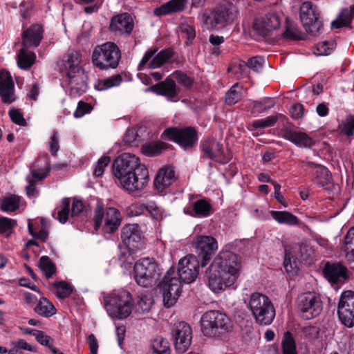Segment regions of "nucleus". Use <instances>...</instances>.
<instances>
[{"instance_id": "obj_62", "label": "nucleus", "mask_w": 354, "mask_h": 354, "mask_svg": "<svg viewBox=\"0 0 354 354\" xmlns=\"http://www.w3.org/2000/svg\"><path fill=\"white\" fill-rule=\"evenodd\" d=\"M92 109V106L83 101L79 102L77 107L74 112V116L77 118L82 117L84 114L89 113Z\"/></svg>"}, {"instance_id": "obj_61", "label": "nucleus", "mask_w": 354, "mask_h": 354, "mask_svg": "<svg viewBox=\"0 0 354 354\" xmlns=\"http://www.w3.org/2000/svg\"><path fill=\"white\" fill-rule=\"evenodd\" d=\"M9 116L14 123L20 126L26 125V121L24 119L23 114L18 109H10L9 111Z\"/></svg>"}, {"instance_id": "obj_46", "label": "nucleus", "mask_w": 354, "mask_h": 354, "mask_svg": "<svg viewBox=\"0 0 354 354\" xmlns=\"http://www.w3.org/2000/svg\"><path fill=\"white\" fill-rule=\"evenodd\" d=\"M39 268L47 278L51 277L56 272L55 264L48 256H42L40 258Z\"/></svg>"}, {"instance_id": "obj_7", "label": "nucleus", "mask_w": 354, "mask_h": 354, "mask_svg": "<svg viewBox=\"0 0 354 354\" xmlns=\"http://www.w3.org/2000/svg\"><path fill=\"white\" fill-rule=\"evenodd\" d=\"M131 295L128 291H115L105 299V306L111 317L122 319L131 313Z\"/></svg>"}, {"instance_id": "obj_23", "label": "nucleus", "mask_w": 354, "mask_h": 354, "mask_svg": "<svg viewBox=\"0 0 354 354\" xmlns=\"http://www.w3.org/2000/svg\"><path fill=\"white\" fill-rule=\"evenodd\" d=\"M283 138L300 147H311L315 141L306 133L296 131L290 127H284L281 129Z\"/></svg>"}, {"instance_id": "obj_33", "label": "nucleus", "mask_w": 354, "mask_h": 354, "mask_svg": "<svg viewBox=\"0 0 354 354\" xmlns=\"http://www.w3.org/2000/svg\"><path fill=\"white\" fill-rule=\"evenodd\" d=\"M171 145L161 140L146 143L142 147V152L147 156L160 155L163 151L169 149Z\"/></svg>"}, {"instance_id": "obj_29", "label": "nucleus", "mask_w": 354, "mask_h": 354, "mask_svg": "<svg viewBox=\"0 0 354 354\" xmlns=\"http://www.w3.org/2000/svg\"><path fill=\"white\" fill-rule=\"evenodd\" d=\"M150 88L156 94L165 96L169 100L176 97L179 93L175 81L169 77H167L164 81L151 86Z\"/></svg>"}, {"instance_id": "obj_49", "label": "nucleus", "mask_w": 354, "mask_h": 354, "mask_svg": "<svg viewBox=\"0 0 354 354\" xmlns=\"http://www.w3.org/2000/svg\"><path fill=\"white\" fill-rule=\"evenodd\" d=\"M54 287L57 290L56 295L59 299L68 297L73 292L72 286L65 281L55 282Z\"/></svg>"}, {"instance_id": "obj_60", "label": "nucleus", "mask_w": 354, "mask_h": 354, "mask_svg": "<svg viewBox=\"0 0 354 354\" xmlns=\"http://www.w3.org/2000/svg\"><path fill=\"white\" fill-rule=\"evenodd\" d=\"M180 32L187 37V45L191 44L196 37L195 28L189 24H183L180 26Z\"/></svg>"}, {"instance_id": "obj_19", "label": "nucleus", "mask_w": 354, "mask_h": 354, "mask_svg": "<svg viewBox=\"0 0 354 354\" xmlns=\"http://www.w3.org/2000/svg\"><path fill=\"white\" fill-rule=\"evenodd\" d=\"M134 28V21L131 15L127 12L113 16L110 21V31L115 34L129 36Z\"/></svg>"}, {"instance_id": "obj_63", "label": "nucleus", "mask_w": 354, "mask_h": 354, "mask_svg": "<svg viewBox=\"0 0 354 354\" xmlns=\"http://www.w3.org/2000/svg\"><path fill=\"white\" fill-rule=\"evenodd\" d=\"M85 209V206L82 201L73 198L71 207V216L75 217L79 216Z\"/></svg>"}, {"instance_id": "obj_9", "label": "nucleus", "mask_w": 354, "mask_h": 354, "mask_svg": "<svg viewBox=\"0 0 354 354\" xmlns=\"http://www.w3.org/2000/svg\"><path fill=\"white\" fill-rule=\"evenodd\" d=\"M241 268V261L238 256L232 252L221 251L214 258L210 265V270L219 271L225 277H234L236 281Z\"/></svg>"}, {"instance_id": "obj_51", "label": "nucleus", "mask_w": 354, "mask_h": 354, "mask_svg": "<svg viewBox=\"0 0 354 354\" xmlns=\"http://www.w3.org/2000/svg\"><path fill=\"white\" fill-rule=\"evenodd\" d=\"M80 61V55L78 52L75 51L69 53L66 64V67L68 68V71H75V70L77 69H83L79 66Z\"/></svg>"}, {"instance_id": "obj_45", "label": "nucleus", "mask_w": 354, "mask_h": 354, "mask_svg": "<svg viewBox=\"0 0 354 354\" xmlns=\"http://www.w3.org/2000/svg\"><path fill=\"white\" fill-rule=\"evenodd\" d=\"M283 354H297L295 339L290 331L284 333L282 341Z\"/></svg>"}, {"instance_id": "obj_54", "label": "nucleus", "mask_w": 354, "mask_h": 354, "mask_svg": "<svg viewBox=\"0 0 354 354\" xmlns=\"http://www.w3.org/2000/svg\"><path fill=\"white\" fill-rule=\"evenodd\" d=\"M174 77L178 84L186 88H191L193 84V79L180 71H176L173 73Z\"/></svg>"}, {"instance_id": "obj_55", "label": "nucleus", "mask_w": 354, "mask_h": 354, "mask_svg": "<svg viewBox=\"0 0 354 354\" xmlns=\"http://www.w3.org/2000/svg\"><path fill=\"white\" fill-rule=\"evenodd\" d=\"M344 250L354 256V227L351 228L344 236Z\"/></svg>"}, {"instance_id": "obj_14", "label": "nucleus", "mask_w": 354, "mask_h": 354, "mask_svg": "<svg viewBox=\"0 0 354 354\" xmlns=\"http://www.w3.org/2000/svg\"><path fill=\"white\" fill-rule=\"evenodd\" d=\"M121 239L128 249V257L125 258L126 252H123L120 257V261L124 262L130 257V252L141 249L143 245L142 236L138 225H126L122 229Z\"/></svg>"}, {"instance_id": "obj_13", "label": "nucleus", "mask_w": 354, "mask_h": 354, "mask_svg": "<svg viewBox=\"0 0 354 354\" xmlns=\"http://www.w3.org/2000/svg\"><path fill=\"white\" fill-rule=\"evenodd\" d=\"M300 19L302 24L308 33L315 35L322 27V21L319 19V13L316 7H313L310 1L304 2L299 9Z\"/></svg>"}, {"instance_id": "obj_6", "label": "nucleus", "mask_w": 354, "mask_h": 354, "mask_svg": "<svg viewBox=\"0 0 354 354\" xmlns=\"http://www.w3.org/2000/svg\"><path fill=\"white\" fill-rule=\"evenodd\" d=\"M249 307L256 322L260 324L269 325L275 317V309L268 297L254 292L250 295Z\"/></svg>"}, {"instance_id": "obj_10", "label": "nucleus", "mask_w": 354, "mask_h": 354, "mask_svg": "<svg viewBox=\"0 0 354 354\" xmlns=\"http://www.w3.org/2000/svg\"><path fill=\"white\" fill-rule=\"evenodd\" d=\"M158 264L149 258L138 261L133 267L136 282L140 286L147 288L152 285L153 279L158 274Z\"/></svg>"}, {"instance_id": "obj_15", "label": "nucleus", "mask_w": 354, "mask_h": 354, "mask_svg": "<svg viewBox=\"0 0 354 354\" xmlns=\"http://www.w3.org/2000/svg\"><path fill=\"white\" fill-rule=\"evenodd\" d=\"M197 259L201 267L207 266L218 249V243L212 236H197L194 241Z\"/></svg>"}, {"instance_id": "obj_21", "label": "nucleus", "mask_w": 354, "mask_h": 354, "mask_svg": "<svg viewBox=\"0 0 354 354\" xmlns=\"http://www.w3.org/2000/svg\"><path fill=\"white\" fill-rule=\"evenodd\" d=\"M281 17L276 12H269L261 21H255L254 29L262 37H266L272 30L280 27Z\"/></svg>"}, {"instance_id": "obj_2", "label": "nucleus", "mask_w": 354, "mask_h": 354, "mask_svg": "<svg viewBox=\"0 0 354 354\" xmlns=\"http://www.w3.org/2000/svg\"><path fill=\"white\" fill-rule=\"evenodd\" d=\"M114 176L122 187L129 192L143 189L149 183V171L140 162L134 154L124 153L117 157L113 163Z\"/></svg>"}, {"instance_id": "obj_30", "label": "nucleus", "mask_w": 354, "mask_h": 354, "mask_svg": "<svg viewBox=\"0 0 354 354\" xmlns=\"http://www.w3.org/2000/svg\"><path fill=\"white\" fill-rule=\"evenodd\" d=\"M187 0H170L154 9L156 16L168 15L172 13L182 12L186 6Z\"/></svg>"}, {"instance_id": "obj_37", "label": "nucleus", "mask_w": 354, "mask_h": 354, "mask_svg": "<svg viewBox=\"0 0 354 354\" xmlns=\"http://www.w3.org/2000/svg\"><path fill=\"white\" fill-rule=\"evenodd\" d=\"M174 55V51L170 48H165L157 53L149 62V68H157L162 66Z\"/></svg>"}, {"instance_id": "obj_58", "label": "nucleus", "mask_w": 354, "mask_h": 354, "mask_svg": "<svg viewBox=\"0 0 354 354\" xmlns=\"http://www.w3.org/2000/svg\"><path fill=\"white\" fill-rule=\"evenodd\" d=\"M342 132L347 136H351L354 134V115H348L342 124Z\"/></svg>"}, {"instance_id": "obj_17", "label": "nucleus", "mask_w": 354, "mask_h": 354, "mask_svg": "<svg viewBox=\"0 0 354 354\" xmlns=\"http://www.w3.org/2000/svg\"><path fill=\"white\" fill-rule=\"evenodd\" d=\"M192 328L186 322H179L174 325L171 335L178 352L184 353L188 349L192 342Z\"/></svg>"}, {"instance_id": "obj_12", "label": "nucleus", "mask_w": 354, "mask_h": 354, "mask_svg": "<svg viewBox=\"0 0 354 354\" xmlns=\"http://www.w3.org/2000/svg\"><path fill=\"white\" fill-rule=\"evenodd\" d=\"M200 149L203 159H209L220 164L230 161V158L225 153L223 144L213 137H207L201 140Z\"/></svg>"}, {"instance_id": "obj_47", "label": "nucleus", "mask_w": 354, "mask_h": 354, "mask_svg": "<svg viewBox=\"0 0 354 354\" xmlns=\"http://www.w3.org/2000/svg\"><path fill=\"white\" fill-rule=\"evenodd\" d=\"M107 207L98 204L95 209L94 224L95 230H97L103 224L106 222Z\"/></svg>"}, {"instance_id": "obj_42", "label": "nucleus", "mask_w": 354, "mask_h": 354, "mask_svg": "<svg viewBox=\"0 0 354 354\" xmlns=\"http://www.w3.org/2000/svg\"><path fill=\"white\" fill-rule=\"evenodd\" d=\"M152 304L153 300L151 297L142 295L137 298L133 309L137 313L144 314L150 310Z\"/></svg>"}, {"instance_id": "obj_11", "label": "nucleus", "mask_w": 354, "mask_h": 354, "mask_svg": "<svg viewBox=\"0 0 354 354\" xmlns=\"http://www.w3.org/2000/svg\"><path fill=\"white\" fill-rule=\"evenodd\" d=\"M297 308L304 319L318 316L322 310V302L315 292H308L297 298Z\"/></svg>"}, {"instance_id": "obj_8", "label": "nucleus", "mask_w": 354, "mask_h": 354, "mask_svg": "<svg viewBox=\"0 0 354 354\" xmlns=\"http://www.w3.org/2000/svg\"><path fill=\"white\" fill-rule=\"evenodd\" d=\"M162 139H168L180 145L185 150H192L196 146L198 135L194 127L167 128L161 134Z\"/></svg>"}, {"instance_id": "obj_32", "label": "nucleus", "mask_w": 354, "mask_h": 354, "mask_svg": "<svg viewBox=\"0 0 354 354\" xmlns=\"http://www.w3.org/2000/svg\"><path fill=\"white\" fill-rule=\"evenodd\" d=\"M27 48L23 46L19 51L17 59L18 66L24 70L30 69L36 60L35 53L28 50Z\"/></svg>"}, {"instance_id": "obj_50", "label": "nucleus", "mask_w": 354, "mask_h": 354, "mask_svg": "<svg viewBox=\"0 0 354 354\" xmlns=\"http://www.w3.org/2000/svg\"><path fill=\"white\" fill-rule=\"evenodd\" d=\"M16 224L17 222L14 219L0 217V234H5L6 237H8L12 234Z\"/></svg>"}, {"instance_id": "obj_24", "label": "nucleus", "mask_w": 354, "mask_h": 354, "mask_svg": "<svg viewBox=\"0 0 354 354\" xmlns=\"http://www.w3.org/2000/svg\"><path fill=\"white\" fill-rule=\"evenodd\" d=\"M183 212L192 217L206 218L214 212V207L210 199L203 198L194 201L192 209L184 208Z\"/></svg>"}, {"instance_id": "obj_44", "label": "nucleus", "mask_w": 354, "mask_h": 354, "mask_svg": "<svg viewBox=\"0 0 354 354\" xmlns=\"http://www.w3.org/2000/svg\"><path fill=\"white\" fill-rule=\"evenodd\" d=\"M275 103L270 97H264L252 102V110L254 113H261L272 108Z\"/></svg>"}, {"instance_id": "obj_59", "label": "nucleus", "mask_w": 354, "mask_h": 354, "mask_svg": "<svg viewBox=\"0 0 354 354\" xmlns=\"http://www.w3.org/2000/svg\"><path fill=\"white\" fill-rule=\"evenodd\" d=\"M302 332L306 338L314 340L319 337L320 329L315 326H308L302 328Z\"/></svg>"}, {"instance_id": "obj_31", "label": "nucleus", "mask_w": 354, "mask_h": 354, "mask_svg": "<svg viewBox=\"0 0 354 354\" xmlns=\"http://www.w3.org/2000/svg\"><path fill=\"white\" fill-rule=\"evenodd\" d=\"M120 224V213L115 207H107L106 222L101 227L105 233L115 232Z\"/></svg>"}, {"instance_id": "obj_52", "label": "nucleus", "mask_w": 354, "mask_h": 354, "mask_svg": "<svg viewBox=\"0 0 354 354\" xmlns=\"http://www.w3.org/2000/svg\"><path fill=\"white\" fill-rule=\"evenodd\" d=\"M294 249L298 256L303 260H307L313 254L312 248L306 243H299L295 245Z\"/></svg>"}, {"instance_id": "obj_35", "label": "nucleus", "mask_w": 354, "mask_h": 354, "mask_svg": "<svg viewBox=\"0 0 354 354\" xmlns=\"http://www.w3.org/2000/svg\"><path fill=\"white\" fill-rule=\"evenodd\" d=\"M35 312L40 316L49 317L56 313L53 304L45 297H41L34 308Z\"/></svg>"}, {"instance_id": "obj_28", "label": "nucleus", "mask_w": 354, "mask_h": 354, "mask_svg": "<svg viewBox=\"0 0 354 354\" xmlns=\"http://www.w3.org/2000/svg\"><path fill=\"white\" fill-rule=\"evenodd\" d=\"M44 30L40 25L35 24L22 34V45L24 48L37 47L43 38Z\"/></svg>"}, {"instance_id": "obj_43", "label": "nucleus", "mask_w": 354, "mask_h": 354, "mask_svg": "<svg viewBox=\"0 0 354 354\" xmlns=\"http://www.w3.org/2000/svg\"><path fill=\"white\" fill-rule=\"evenodd\" d=\"M151 348L154 354H171V348L168 340L158 337L151 343Z\"/></svg>"}, {"instance_id": "obj_64", "label": "nucleus", "mask_w": 354, "mask_h": 354, "mask_svg": "<svg viewBox=\"0 0 354 354\" xmlns=\"http://www.w3.org/2000/svg\"><path fill=\"white\" fill-rule=\"evenodd\" d=\"M334 43L333 41H324L317 44V54L320 55H329L333 48Z\"/></svg>"}, {"instance_id": "obj_53", "label": "nucleus", "mask_w": 354, "mask_h": 354, "mask_svg": "<svg viewBox=\"0 0 354 354\" xmlns=\"http://www.w3.org/2000/svg\"><path fill=\"white\" fill-rule=\"evenodd\" d=\"M283 36L290 39H300V32L294 24L286 19V30L283 32Z\"/></svg>"}, {"instance_id": "obj_27", "label": "nucleus", "mask_w": 354, "mask_h": 354, "mask_svg": "<svg viewBox=\"0 0 354 354\" xmlns=\"http://www.w3.org/2000/svg\"><path fill=\"white\" fill-rule=\"evenodd\" d=\"M176 180L175 171L169 167L161 168L157 173L153 185L158 192H163Z\"/></svg>"}, {"instance_id": "obj_22", "label": "nucleus", "mask_w": 354, "mask_h": 354, "mask_svg": "<svg viewBox=\"0 0 354 354\" xmlns=\"http://www.w3.org/2000/svg\"><path fill=\"white\" fill-rule=\"evenodd\" d=\"M208 278V285L209 288L215 292H218L224 290L226 288L232 286L234 283V277H225L219 271H212L210 266L206 272Z\"/></svg>"}, {"instance_id": "obj_48", "label": "nucleus", "mask_w": 354, "mask_h": 354, "mask_svg": "<svg viewBox=\"0 0 354 354\" xmlns=\"http://www.w3.org/2000/svg\"><path fill=\"white\" fill-rule=\"evenodd\" d=\"M71 200L69 198L62 199L61 205L57 212V219L62 223H65L68 218L70 214Z\"/></svg>"}, {"instance_id": "obj_25", "label": "nucleus", "mask_w": 354, "mask_h": 354, "mask_svg": "<svg viewBox=\"0 0 354 354\" xmlns=\"http://www.w3.org/2000/svg\"><path fill=\"white\" fill-rule=\"evenodd\" d=\"M15 84L10 73L6 71L0 72V96L4 104L15 101Z\"/></svg>"}, {"instance_id": "obj_36", "label": "nucleus", "mask_w": 354, "mask_h": 354, "mask_svg": "<svg viewBox=\"0 0 354 354\" xmlns=\"http://www.w3.org/2000/svg\"><path fill=\"white\" fill-rule=\"evenodd\" d=\"M354 17V11L351 8L342 10L337 19L332 21L331 27L333 28H339L342 27H348L351 25Z\"/></svg>"}, {"instance_id": "obj_56", "label": "nucleus", "mask_w": 354, "mask_h": 354, "mask_svg": "<svg viewBox=\"0 0 354 354\" xmlns=\"http://www.w3.org/2000/svg\"><path fill=\"white\" fill-rule=\"evenodd\" d=\"M110 160L111 159L109 156H103L101 157L97 162L93 171V176L95 177L101 176L103 174L105 168L109 165Z\"/></svg>"}, {"instance_id": "obj_40", "label": "nucleus", "mask_w": 354, "mask_h": 354, "mask_svg": "<svg viewBox=\"0 0 354 354\" xmlns=\"http://www.w3.org/2000/svg\"><path fill=\"white\" fill-rule=\"evenodd\" d=\"M264 62V59L260 56H256L250 58L248 60L247 64H239V70L241 73H243L248 68L252 69L254 72H259L263 68V63Z\"/></svg>"}, {"instance_id": "obj_41", "label": "nucleus", "mask_w": 354, "mask_h": 354, "mask_svg": "<svg viewBox=\"0 0 354 354\" xmlns=\"http://www.w3.org/2000/svg\"><path fill=\"white\" fill-rule=\"evenodd\" d=\"M242 97V88L236 84L225 93V101L226 104L232 106L239 102Z\"/></svg>"}, {"instance_id": "obj_1", "label": "nucleus", "mask_w": 354, "mask_h": 354, "mask_svg": "<svg viewBox=\"0 0 354 354\" xmlns=\"http://www.w3.org/2000/svg\"><path fill=\"white\" fill-rule=\"evenodd\" d=\"M201 263L194 255H188L178 262L177 270L170 268L160 288L162 291L164 305L169 308L174 305L181 292V283H191L197 278Z\"/></svg>"}, {"instance_id": "obj_38", "label": "nucleus", "mask_w": 354, "mask_h": 354, "mask_svg": "<svg viewBox=\"0 0 354 354\" xmlns=\"http://www.w3.org/2000/svg\"><path fill=\"white\" fill-rule=\"evenodd\" d=\"M21 198L17 195L11 194L0 199V208L3 212H12L18 209Z\"/></svg>"}, {"instance_id": "obj_39", "label": "nucleus", "mask_w": 354, "mask_h": 354, "mask_svg": "<svg viewBox=\"0 0 354 354\" xmlns=\"http://www.w3.org/2000/svg\"><path fill=\"white\" fill-rule=\"evenodd\" d=\"M122 82V76L120 74H116L108 78L99 80L95 84V88L98 91H104L111 87L119 86Z\"/></svg>"}, {"instance_id": "obj_5", "label": "nucleus", "mask_w": 354, "mask_h": 354, "mask_svg": "<svg viewBox=\"0 0 354 354\" xmlns=\"http://www.w3.org/2000/svg\"><path fill=\"white\" fill-rule=\"evenodd\" d=\"M121 59V50L116 44L106 41L95 46L92 54V62L100 70L116 68Z\"/></svg>"}, {"instance_id": "obj_16", "label": "nucleus", "mask_w": 354, "mask_h": 354, "mask_svg": "<svg viewBox=\"0 0 354 354\" xmlns=\"http://www.w3.org/2000/svg\"><path fill=\"white\" fill-rule=\"evenodd\" d=\"M337 315L341 323L345 326H354L353 291L347 290L342 293L337 306Z\"/></svg>"}, {"instance_id": "obj_57", "label": "nucleus", "mask_w": 354, "mask_h": 354, "mask_svg": "<svg viewBox=\"0 0 354 354\" xmlns=\"http://www.w3.org/2000/svg\"><path fill=\"white\" fill-rule=\"evenodd\" d=\"M277 122V118L274 115H270L265 119L257 120L252 122V127L255 129H262L268 127H272Z\"/></svg>"}, {"instance_id": "obj_4", "label": "nucleus", "mask_w": 354, "mask_h": 354, "mask_svg": "<svg viewBox=\"0 0 354 354\" xmlns=\"http://www.w3.org/2000/svg\"><path fill=\"white\" fill-rule=\"evenodd\" d=\"M239 10L231 3H226L214 9L206 10L202 15V21L208 30H217L232 24L237 19Z\"/></svg>"}, {"instance_id": "obj_18", "label": "nucleus", "mask_w": 354, "mask_h": 354, "mask_svg": "<svg viewBox=\"0 0 354 354\" xmlns=\"http://www.w3.org/2000/svg\"><path fill=\"white\" fill-rule=\"evenodd\" d=\"M66 79L71 96H80L86 91L88 77L84 69L68 71Z\"/></svg>"}, {"instance_id": "obj_26", "label": "nucleus", "mask_w": 354, "mask_h": 354, "mask_svg": "<svg viewBox=\"0 0 354 354\" xmlns=\"http://www.w3.org/2000/svg\"><path fill=\"white\" fill-rule=\"evenodd\" d=\"M322 272L330 283L337 284L346 279L347 269L340 263L326 262Z\"/></svg>"}, {"instance_id": "obj_34", "label": "nucleus", "mask_w": 354, "mask_h": 354, "mask_svg": "<svg viewBox=\"0 0 354 354\" xmlns=\"http://www.w3.org/2000/svg\"><path fill=\"white\" fill-rule=\"evenodd\" d=\"M272 218L280 224H286L288 225H297L299 223L298 218L287 211H274L270 212Z\"/></svg>"}, {"instance_id": "obj_3", "label": "nucleus", "mask_w": 354, "mask_h": 354, "mask_svg": "<svg viewBox=\"0 0 354 354\" xmlns=\"http://www.w3.org/2000/svg\"><path fill=\"white\" fill-rule=\"evenodd\" d=\"M201 331L205 336L219 337L231 332L233 324L224 313L212 310L205 312L201 319Z\"/></svg>"}, {"instance_id": "obj_20", "label": "nucleus", "mask_w": 354, "mask_h": 354, "mask_svg": "<svg viewBox=\"0 0 354 354\" xmlns=\"http://www.w3.org/2000/svg\"><path fill=\"white\" fill-rule=\"evenodd\" d=\"M302 167L304 169H310L313 176V181L317 186L326 189H329L330 183V171L327 168L313 162H304Z\"/></svg>"}]
</instances>
